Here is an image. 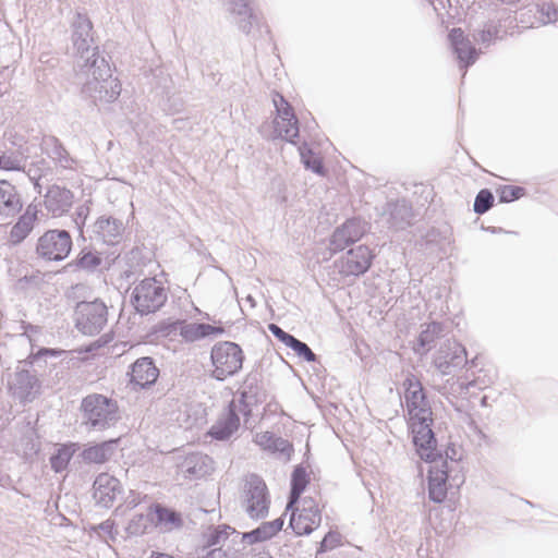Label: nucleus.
Segmentation results:
<instances>
[{
	"label": "nucleus",
	"instance_id": "nucleus-1",
	"mask_svg": "<svg viewBox=\"0 0 558 558\" xmlns=\"http://www.w3.org/2000/svg\"><path fill=\"white\" fill-rule=\"evenodd\" d=\"M402 386L416 451L421 459H432L435 456L437 440L432 429L433 411L426 391L421 380L412 373H408Z\"/></svg>",
	"mask_w": 558,
	"mask_h": 558
},
{
	"label": "nucleus",
	"instance_id": "nucleus-2",
	"mask_svg": "<svg viewBox=\"0 0 558 558\" xmlns=\"http://www.w3.org/2000/svg\"><path fill=\"white\" fill-rule=\"evenodd\" d=\"M81 73L86 75L82 94L90 98L95 105L110 104L121 94V84L112 77L111 68L105 57H86L85 63H80Z\"/></svg>",
	"mask_w": 558,
	"mask_h": 558
},
{
	"label": "nucleus",
	"instance_id": "nucleus-3",
	"mask_svg": "<svg viewBox=\"0 0 558 558\" xmlns=\"http://www.w3.org/2000/svg\"><path fill=\"white\" fill-rule=\"evenodd\" d=\"M61 351L54 349H40L36 354H31L26 360L20 361L15 371L8 376V390L10 396L22 404L31 403L41 392V381L35 372L26 366H33L45 356H57Z\"/></svg>",
	"mask_w": 558,
	"mask_h": 558
},
{
	"label": "nucleus",
	"instance_id": "nucleus-4",
	"mask_svg": "<svg viewBox=\"0 0 558 558\" xmlns=\"http://www.w3.org/2000/svg\"><path fill=\"white\" fill-rule=\"evenodd\" d=\"M80 410L82 424L88 430L108 429L120 420L118 402L101 393H90L84 397Z\"/></svg>",
	"mask_w": 558,
	"mask_h": 558
},
{
	"label": "nucleus",
	"instance_id": "nucleus-5",
	"mask_svg": "<svg viewBox=\"0 0 558 558\" xmlns=\"http://www.w3.org/2000/svg\"><path fill=\"white\" fill-rule=\"evenodd\" d=\"M168 300V290L155 277L141 280L131 293V304L141 316L155 314L160 311Z\"/></svg>",
	"mask_w": 558,
	"mask_h": 558
},
{
	"label": "nucleus",
	"instance_id": "nucleus-6",
	"mask_svg": "<svg viewBox=\"0 0 558 558\" xmlns=\"http://www.w3.org/2000/svg\"><path fill=\"white\" fill-rule=\"evenodd\" d=\"M210 361L214 366L210 376L223 381L242 369L244 353L235 342L219 341L211 348Z\"/></svg>",
	"mask_w": 558,
	"mask_h": 558
},
{
	"label": "nucleus",
	"instance_id": "nucleus-7",
	"mask_svg": "<svg viewBox=\"0 0 558 558\" xmlns=\"http://www.w3.org/2000/svg\"><path fill=\"white\" fill-rule=\"evenodd\" d=\"M241 504L251 519L259 520L268 515L270 495L265 481L257 474L246 476Z\"/></svg>",
	"mask_w": 558,
	"mask_h": 558
},
{
	"label": "nucleus",
	"instance_id": "nucleus-8",
	"mask_svg": "<svg viewBox=\"0 0 558 558\" xmlns=\"http://www.w3.org/2000/svg\"><path fill=\"white\" fill-rule=\"evenodd\" d=\"M435 456L428 459L432 465L428 470V497L436 504L442 502L448 493V481L451 480L456 486H460L464 482V476L451 475V468L447 460H442V456L437 451L435 446Z\"/></svg>",
	"mask_w": 558,
	"mask_h": 558
},
{
	"label": "nucleus",
	"instance_id": "nucleus-9",
	"mask_svg": "<svg viewBox=\"0 0 558 558\" xmlns=\"http://www.w3.org/2000/svg\"><path fill=\"white\" fill-rule=\"evenodd\" d=\"M73 246L72 236L64 229H50L41 234L36 243L35 253L46 262L64 260Z\"/></svg>",
	"mask_w": 558,
	"mask_h": 558
},
{
	"label": "nucleus",
	"instance_id": "nucleus-10",
	"mask_svg": "<svg viewBox=\"0 0 558 558\" xmlns=\"http://www.w3.org/2000/svg\"><path fill=\"white\" fill-rule=\"evenodd\" d=\"M76 327L84 335L99 333L108 322L107 305L100 300L80 302L75 308Z\"/></svg>",
	"mask_w": 558,
	"mask_h": 558
},
{
	"label": "nucleus",
	"instance_id": "nucleus-11",
	"mask_svg": "<svg viewBox=\"0 0 558 558\" xmlns=\"http://www.w3.org/2000/svg\"><path fill=\"white\" fill-rule=\"evenodd\" d=\"M93 24L87 15L76 12L72 22V44L75 53L78 58L77 65L85 63L86 57H90V61L95 57H100L98 47L94 46V38L92 35Z\"/></svg>",
	"mask_w": 558,
	"mask_h": 558
},
{
	"label": "nucleus",
	"instance_id": "nucleus-12",
	"mask_svg": "<svg viewBox=\"0 0 558 558\" xmlns=\"http://www.w3.org/2000/svg\"><path fill=\"white\" fill-rule=\"evenodd\" d=\"M468 363L465 348L461 343L450 340L440 345L434 357V365L442 375H450Z\"/></svg>",
	"mask_w": 558,
	"mask_h": 558
},
{
	"label": "nucleus",
	"instance_id": "nucleus-13",
	"mask_svg": "<svg viewBox=\"0 0 558 558\" xmlns=\"http://www.w3.org/2000/svg\"><path fill=\"white\" fill-rule=\"evenodd\" d=\"M239 412L248 417L253 407L266 401V391L260 385V376L256 372L248 373L239 389Z\"/></svg>",
	"mask_w": 558,
	"mask_h": 558
},
{
	"label": "nucleus",
	"instance_id": "nucleus-14",
	"mask_svg": "<svg viewBox=\"0 0 558 558\" xmlns=\"http://www.w3.org/2000/svg\"><path fill=\"white\" fill-rule=\"evenodd\" d=\"M272 101L277 111L275 131L281 138L294 143L299 136V124L293 108L280 94H276Z\"/></svg>",
	"mask_w": 558,
	"mask_h": 558
},
{
	"label": "nucleus",
	"instance_id": "nucleus-15",
	"mask_svg": "<svg viewBox=\"0 0 558 558\" xmlns=\"http://www.w3.org/2000/svg\"><path fill=\"white\" fill-rule=\"evenodd\" d=\"M322 521L318 505L312 498H304L302 508L293 511L289 525L296 535H307L319 526Z\"/></svg>",
	"mask_w": 558,
	"mask_h": 558
},
{
	"label": "nucleus",
	"instance_id": "nucleus-16",
	"mask_svg": "<svg viewBox=\"0 0 558 558\" xmlns=\"http://www.w3.org/2000/svg\"><path fill=\"white\" fill-rule=\"evenodd\" d=\"M374 258V254L366 245H359L347 252V254L336 262V267L343 276H354L365 274Z\"/></svg>",
	"mask_w": 558,
	"mask_h": 558
},
{
	"label": "nucleus",
	"instance_id": "nucleus-17",
	"mask_svg": "<svg viewBox=\"0 0 558 558\" xmlns=\"http://www.w3.org/2000/svg\"><path fill=\"white\" fill-rule=\"evenodd\" d=\"M124 225L111 216H100L92 226L89 239L95 243L117 245L122 241Z\"/></svg>",
	"mask_w": 558,
	"mask_h": 558
},
{
	"label": "nucleus",
	"instance_id": "nucleus-18",
	"mask_svg": "<svg viewBox=\"0 0 558 558\" xmlns=\"http://www.w3.org/2000/svg\"><path fill=\"white\" fill-rule=\"evenodd\" d=\"M40 150L54 165L56 168L74 171L78 161L71 156L63 143L54 135H44L40 141Z\"/></svg>",
	"mask_w": 558,
	"mask_h": 558
},
{
	"label": "nucleus",
	"instance_id": "nucleus-19",
	"mask_svg": "<svg viewBox=\"0 0 558 558\" xmlns=\"http://www.w3.org/2000/svg\"><path fill=\"white\" fill-rule=\"evenodd\" d=\"M365 223L360 219H348L340 227L336 228L329 240V250L332 253L340 252L347 246L359 241L365 233Z\"/></svg>",
	"mask_w": 558,
	"mask_h": 558
},
{
	"label": "nucleus",
	"instance_id": "nucleus-20",
	"mask_svg": "<svg viewBox=\"0 0 558 558\" xmlns=\"http://www.w3.org/2000/svg\"><path fill=\"white\" fill-rule=\"evenodd\" d=\"M93 497L98 506L110 508L122 494L120 481L108 473H100L93 484Z\"/></svg>",
	"mask_w": 558,
	"mask_h": 558
},
{
	"label": "nucleus",
	"instance_id": "nucleus-21",
	"mask_svg": "<svg viewBox=\"0 0 558 558\" xmlns=\"http://www.w3.org/2000/svg\"><path fill=\"white\" fill-rule=\"evenodd\" d=\"M179 472L187 480L204 477L214 470L213 459L202 452H192L178 464Z\"/></svg>",
	"mask_w": 558,
	"mask_h": 558
},
{
	"label": "nucleus",
	"instance_id": "nucleus-22",
	"mask_svg": "<svg viewBox=\"0 0 558 558\" xmlns=\"http://www.w3.org/2000/svg\"><path fill=\"white\" fill-rule=\"evenodd\" d=\"M449 41L457 54L460 68H468L475 63L481 50H477L472 41L464 35L461 28H452L448 35Z\"/></svg>",
	"mask_w": 558,
	"mask_h": 558
},
{
	"label": "nucleus",
	"instance_id": "nucleus-23",
	"mask_svg": "<svg viewBox=\"0 0 558 558\" xmlns=\"http://www.w3.org/2000/svg\"><path fill=\"white\" fill-rule=\"evenodd\" d=\"M153 513V525L162 533L179 531L184 525L182 513L161 504L149 507Z\"/></svg>",
	"mask_w": 558,
	"mask_h": 558
},
{
	"label": "nucleus",
	"instance_id": "nucleus-24",
	"mask_svg": "<svg viewBox=\"0 0 558 558\" xmlns=\"http://www.w3.org/2000/svg\"><path fill=\"white\" fill-rule=\"evenodd\" d=\"M131 384L134 388L145 389L154 385L159 376V369L149 356L137 359L132 364Z\"/></svg>",
	"mask_w": 558,
	"mask_h": 558
},
{
	"label": "nucleus",
	"instance_id": "nucleus-25",
	"mask_svg": "<svg viewBox=\"0 0 558 558\" xmlns=\"http://www.w3.org/2000/svg\"><path fill=\"white\" fill-rule=\"evenodd\" d=\"M239 408L232 400L227 413L220 417L209 429L208 434L216 440L229 439L240 427Z\"/></svg>",
	"mask_w": 558,
	"mask_h": 558
},
{
	"label": "nucleus",
	"instance_id": "nucleus-26",
	"mask_svg": "<svg viewBox=\"0 0 558 558\" xmlns=\"http://www.w3.org/2000/svg\"><path fill=\"white\" fill-rule=\"evenodd\" d=\"M72 191L59 185H51L45 195V207L54 217H61L73 204Z\"/></svg>",
	"mask_w": 558,
	"mask_h": 558
},
{
	"label": "nucleus",
	"instance_id": "nucleus-27",
	"mask_svg": "<svg viewBox=\"0 0 558 558\" xmlns=\"http://www.w3.org/2000/svg\"><path fill=\"white\" fill-rule=\"evenodd\" d=\"M386 215L389 228L393 230H404L411 225L412 207L405 199H398L387 204Z\"/></svg>",
	"mask_w": 558,
	"mask_h": 558
},
{
	"label": "nucleus",
	"instance_id": "nucleus-28",
	"mask_svg": "<svg viewBox=\"0 0 558 558\" xmlns=\"http://www.w3.org/2000/svg\"><path fill=\"white\" fill-rule=\"evenodd\" d=\"M23 207L21 197L14 185L5 180L0 181V216L3 218L13 217Z\"/></svg>",
	"mask_w": 558,
	"mask_h": 558
},
{
	"label": "nucleus",
	"instance_id": "nucleus-29",
	"mask_svg": "<svg viewBox=\"0 0 558 558\" xmlns=\"http://www.w3.org/2000/svg\"><path fill=\"white\" fill-rule=\"evenodd\" d=\"M223 333V327L213 326L206 323H184L180 328V336L186 342H195L208 337H216Z\"/></svg>",
	"mask_w": 558,
	"mask_h": 558
},
{
	"label": "nucleus",
	"instance_id": "nucleus-30",
	"mask_svg": "<svg viewBox=\"0 0 558 558\" xmlns=\"http://www.w3.org/2000/svg\"><path fill=\"white\" fill-rule=\"evenodd\" d=\"M230 11L238 16L239 28L250 34L254 26H258L259 17L250 8L247 0H229Z\"/></svg>",
	"mask_w": 558,
	"mask_h": 558
},
{
	"label": "nucleus",
	"instance_id": "nucleus-31",
	"mask_svg": "<svg viewBox=\"0 0 558 558\" xmlns=\"http://www.w3.org/2000/svg\"><path fill=\"white\" fill-rule=\"evenodd\" d=\"M284 524L282 517L275 519L274 521L263 522L258 527L244 533L243 541L247 544H256L268 541L277 535Z\"/></svg>",
	"mask_w": 558,
	"mask_h": 558
},
{
	"label": "nucleus",
	"instance_id": "nucleus-32",
	"mask_svg": "<svg viewBox=\"0 0 558 558\" xmlns=\"http://www.w3.org/2000/svg\"><path fill=\"white\" fill-rule=\"evenodd\" d=\"M36 220V210H32V207L28 206L25 213L19 218V220L12 227L9 235V242L13 245L22 243L34 229Z\"/></svg>",
	"mask_w": 558,
	"mask_h": 558
},
{
	"label": "nucleus",
	"instance_id": "nucleus-33",
	"mask_svg": "<svg viewBox=\"0 0 558 558\" xmlns=\"http://www.w3.org/2000/svg\"><path fill=\"white\" fill-rule=\"evenodd\" d=\"M117 440H108L83 450L82 458L88 463H105L114 453Z\"/></svg>",
	"mask_w": 558,
	"mask_h": 558
},
{
	"label": "nucleus",
	"instance_id": "nucleus-34",
	"mask_svg": "<svg viewBox=\"0 0 558 558\" xmlns=\"http://www.w3.org/2000/svg\"><path fill=\"white\" fill-rule=\"evenodd\" d=\"M308 481L306 469L302 464L296 465L291 475V488L287 510L291 509L296 502H299Z\"/></svg>",
	"mask_w": 558,
	"mask_h": 558
},
{
	"label": "nucleus",
	"instance_id": "nucleus-35",
	"mask_svg": "<svg viewBox=\"0 0 558 558\" xmlns=\"http://www.w3.org/2000/svg\"><path fill=\"white\" fill-rule=\"evenodd\" d=\"M101 264V257L92 251L82 250L75 259L68 263L64 267L68 270H83L86 272L95 271Z\"/></svg>",
	"mask_w": 558,
	"mask_h": 558
},
{
	"label": "nucleus",
	"instance_id": "nucleus-36",
	"mask_svg": "<svg viewBox=\"0 0 558 558\" xmlns=\"http://www.w3.org/2000/svg\"><path fill=\"white\" fill-rule=\"evenodd\" d=\"M74 452V445H62L50 457L51 469L57 473L64 471L68 468Z\"/></svg>",
	"mask_w": 558,
	"mask_h": 558
},
{
	"label": "nucleus",
	"instance_id": "nucleus-37",
	"mask_svg": "<svg viewBox=\"0 0 558 558\" xmlns=\"http://www.w3.org/2000/svg\"><path fill=\"white\" fill-rule=\"evenodd\" d=\"M153 524V513L148 509L147 514L137 513L129 522L125 531L131 536H140L147 532L148 526Z\"/></svg>",
	"mask_w": 558,
	"mask_h": 558
},
{
	"label": "nucleus",
	"instance_id": "nucleus-38",
	"mask_svg": "<svg viewBox=\"0 0 558 558\" xmlns=\"http://www.w3.org/2000/svg\"><path fill=\"white\" fill-rule=\"evenodd\" d=\"M233 532L234 529L226 524L208 529L204 534L206 547H215L225 543Z\"/></svg>",
	"mask_w": 558,
	"mask_h": 558
},
{
	"label": "nucleus",
	"instance_id": "nucleus-39",
	"mask_svg": "<svg viewBox=\"0 0 558 558\" xmlns=\"http://www.w3.org/2000/svg\"><path fill=\"white\" fill-rule=\"evenodd\" d=\"M499 25L494 21H488L484 24V27L477 33H473V40L489 47L498 38Z\"/></svg>",
	"mask_w": 558,
	"mask_h": 558
},
{
	"label": "nucleus",
	"instance_id": "nucleus-40",
	"mask_svg": "<svg viewBox=\"0 0 558 558\" xmlns=\"http://www.w3.org/2000/svg\"><path fill=\"white\" fill-rule=\"evenodd\" d=\"M494 194L488 189H482L477 195L475 196L473 210L477 215H484L487 213L494 205Z\"/></svg>",
	"mask_w": 558,
	"mask_h": 558
},
{
	"label": "nucleus",
	"instance_id": "nucleus-41",
	"mask_svg": "<svg viewBox=\"0 0 558 558\" xmlns=\"http://www.w3.org/2000/svg\"><path fill=\"white\" fill-rule=\"evenodd\" d=\"M444 331V327L440 323L433 322L427 325V327L421 331L418 336V345L423 349L429 347L435 339L441 335Z\"/></svg>",
	"mask_w": 558,
	"mask_h": 558
},
{
	"label": "nucleus",
	"instance_id": "nucleus-42",
	"mask_svg": "<svg viewBox=\"0 0 558 558\" xmlns=\"http://www.w3.org/2000/svg\"><path fill=\"white\" fill-rule=\"evenodd\" d=\"M301 158L306 169L312 170L314 173L325 175V168L323 161L311 149L301 148Z\"/></svg>",
	"mask_w": 558,
	"mask_h": 558
},
{
	"label": "nucleus",
	"instance_id": "nucleus-43",
	"mask_svg": "<svg viewBox=\"0 0 558 558\" xmlns=\"http://www.w3.org/2000/svg\"><path fill=\"white\" fill-rule=\"evenodd\" d=\"M525 190L515 185H504L497 189V194L500 203H510L519 199L524 195Z\"/></svg>",
	"mask_w": 558,
	"mask_h": 558
},
{
	"label": "nucleus",
	"instance_id": "nucleus-44",
	"mask_svg": "<svg viewBox=\"0 0 558 558\" xmlns=\"http://www.w3.org/2000/svg\"><path fill=\"white\" fill-rule=\"evenodd\" d=\"M288 348L292 349L299 357L303 359L306 362L317 361V355L312 351V349L305 342L299 340L295 337L293 338Z\"/></svg>",
	"mask_w": 558,
	"mask_h": 558
},
{
	"label": "nucleus",
	"instance_id": "nucleus-45",
	"mask_svg": "<svg viewBox=\"0 0 558 558\" xmlns=\"http://www.w3.org/2000/svg\"><path fill=\"white\" fill-rule=\"evenodd\" d=\"M539 20L543 24L555 23L558 21V7L550 2H544L538 8Z\"/></svg>",
	"mask_w": 558,
	"mask_h": 558
},
{
	"label": "nucleus",
	"instance_id": "nucleus-46",
	"mask_svg": "<svg viewBox=\"0 0 558 558\" xmlns=\"http://www.w3.org/2000/svg\"><path fill=\"white\" fill-rule=\"evenodd\" d=\"M0 169L7 171H20L24 170V167L22 166V159L17 155L2 154L0 155Z\"/></svg>",
	"mask_w": 558,
	"mask_h": 558
},
{
	"label": "nucleus",
	"instance_id": "nucleus-47",
	"mask_svg": "<svg viewBox=\"0 0 558 558\" xmlns=\"http://www.w3.org/2000/svg\"><path fill=\"white\" fill-rule=\"evenodd\" d=\"M339 543V534L338 533H332V532H328L325 537L323 538V541L320 542V545H319V548L316 553V557L315 558H318V556L325 551H327L328 549H331V548H335Z\"/></svg>",
	"mask_w": 558,
	"mask_h": 558
},
{
	"label": "nucleus",
	"instance_id": "nucleus-48",
	"mask_svg": "<svg viewBox=\"0 0 558 558\" xmlns=\"http://www.w3.org/2000/svg\"><path fill=\"white\" fill-rule=\"evenodd\" d=\"M276 438V435L271 432H262L255 435V442L263 449L271 451Z\"/></svg>",
	"mask_w": 558,
	"mask_h": 558
},
{
	"label": "nucleus",
	"instance_id": "nucleus-49",
	"mask_svg": "<svg viewBox=\"0 0 558 558\" xmlns=\"http://www.w3.org/2000/svg\"><path fill=\"white\" fill-rule=\"evenodd\" d=\"M89 211H90V208L87 203L78 206L75 210L74 222L77 226L81 234H83V226L85 225V221L89 215Z\"/></svg>",
	"mask_w": 558,
	"mask_h": 558
},
{
	"label": "nucleus",
	"instance_id": "nucleus-50",
	"mask_svg": "<svg viewBox=\"0 0 558 558\" xmlns=\"http://www.w3.org/2000/svg\"><path fill=\"white\" fill-rule=\"evenodd\" d=\"M268 329L274 335V337H276L279 341H281L287 347H289V344L291 343V341L294 338V336L290 335L289 332H286L281 327H279L276 324H269Z\"/></svg>",
	"mask_w": 558,
	"mask_h": 558
},
{
	"label": "nucleus",
	"instance_id": "nucleus-51",
	"mask_svg": "<svg viewBox=\"0 0 558 558\" xmlns=\"http://www.w3.org/2000/svg\"><path fill=\"white\" fill-rule=\"evenodd\" d=\"M40 166H45V160H40L38 163H33L26 171L29 180L34 182L35 189L40 187L38 180L43 175V168Z\"/></svg>",
	"mask_w": 558,
	"mask_h": 558
},
{
	"label": "nucleus",
	"instance_id": "nucleus-52",
	"mask_svg": "<svg viewBox=\"0 0 558 558\" xmlns=\"http://www.w3.org/2000/svg\"><path fill=\"white\" fill-rule=\"evenodd\" d=\"M272 452H280L286 456H290L292 451V445L289 442V440L283 439L282 437H277L274 441V446L271 448Z\"/></svg>",
	"mask_w": 558,
	"mask_h": 558
},
{
	"label": "nucleus",
	"instance_id": "nucleus-53",
	"mask_svg": "<svg viewBox=\"0 0 558 558\" xmlns=\"http://www.w3.org/2000/svg\"><path fill=\"white\" fill-rule=\"evenodd\" d=\"M492 383V380H488L487 383H485L484 380H481L480 377L473 379V380H470L465 384H462L461 387L469 390L470 388H477V389H484L486 388L489 384Z\"/></svg>",
	"mask_w": 558,
	"mask_h": 558
},
{
	"label": "nucleus",
	"instance_id": "nucleus-54",
	"mask_svg": "<svg viewBox=\"0 0 558 558\" xmlns=\"http://www.w3.org/2000/svg\"><path fill=\"white\" fill-rule=\"evenodd\" d=\"M446 459L448 461L449 468H451V472L454 471L456 468L459 466V461L454 458L456 456V449L454 448H447L446 450Z\"/></svg>",
	"mask_w": 558,
	"mask_h": 558
},
{
	"label": "nucleus",
	"instance_id": "nucleus-55",
	"mask_svg": "<svg viewBox=\"0 0 558 558\" xmlns=\"http://www.w3.org/2000/svg\"><path fill=\"white\" fill-rule=\"evenodd\" d=\"M206 558H227V554L222 548H213L207 553Z\"/></svg>",
	"mask_w": 558,
	"mask_h": 558
},
{
	"label": "nucleus",
	"instance_id": "nucleus-56",
	"mask_svg": "<svg viewBox=\"0 0 558 558\" xmlns=\"http://www.w3.org/2000/svg\"><path fill=\"white\" fill-rule=\"evenodd\" d=\"M244 558H272L268 553L251 550Z\"/></svg>",
	"mask_w": 558,
	"mask_h": 558
},
{
	"label": "nucleus",
	"instance_id": "nucleus-57",
	"mask_svg": "<svg viewBox=\"0 0 558 558\" xmlns=\"http://www.w3.org/2000/svg\"><path fill=\"white\" fill-rule=\"evenodd\" d=\"M105 533L111 534L113 530V522L110 520L104 521L98 526Z\"/></svg>",
	"mask_w": 558,
	"mask_h": 558
},
{
	"label": "nucleus",
	"instance_id": "nucleus-58",
	"mask_svg": "<svg viewBox=\"0 0 558 558\" xmlns=\"http://www.w3.org/2000/svg\"><path fill=\"white\" fill-rule=\"evenodd\" d=\"M246 301L250 302L252 306H255V300H254V298L252 295H248L246 298Z\"/></svg>",
	"mask_w": 558,
	"mask_h": 558
},
{
	"label": "nucleus",
	"instance_id": "nucleus-59",
	"mask_svg": "<svg viewBox=\"0 0 558 558\" xmlns=\"http://www.w3.org/2000/svg\"><path fill=\"white\" fill-rule=\"evenodd\" d=\"M481 404H482L483 407H485V405L487 404V397H486V396H484V397L481 399Z\"/></svg>",
	"mask_w": 558,
	"mask_h": 558
},
{
	"label": "nucleus",
	"instance_id": "nucleus-60",
	"mask_svg": "<svg viewBox=\"0 0 558 558\" xmlns=\"http://www.w3.org/2000/svg\"><path fill=\"white\" fill-rule=\"evenodd\" d=\"M130 505H132V507H135L136 502L133 500V501L130 502Z\"/></svg>",
	"mask_w": 558,
	"mask_h": 558
}]
</instances>
